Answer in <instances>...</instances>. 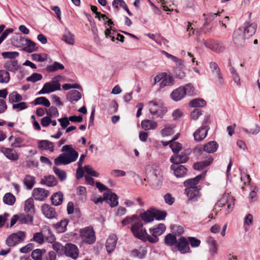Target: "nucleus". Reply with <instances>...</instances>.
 I'll use <instances>...</instances> for the list:
<instances>
[{
    "mask_svg": "<svg viewBox=\"0 0 260 260\" xmlns=\"http://www.w3.org/2000/svg\"><path fill=\"white\" fill-rule=\"evenodd\" d=\"M149 111L153 116L161 118L167 110L163 103L159 100L155 99L148 103Z\"/></svg>",
    "mask_w": 260,
    "mask_h": 260,
    "instance_id": "nucleus-1",
    "label": "nucleus"
},
{
    "mask_svg": "<svg viewBox=\"0 0 260 260\" xmlns=\"http://www.w3.org/2000/svg\"><path fill=\"white\" fill-rule=\"evenodd\" d=\"M131 231L134 236L143 242L147 241L148 234L146 229L143 227V224L139 217L131 226Z\"/></svg>",
    "mask_w": 260,
    "mask_h": 260,
    "instance_id": "nucleus-2",
    "label": "nucleus"
},
{
    "mask_svg": "<svg viewBox=\"0 0 260 260\" xmlns=\"http://www.w3.org/2000/svg\"><path fill=\"white\" fill-rule=\"evenodd\" d=\"M62 78L60 75L55 77L51 82L46 83L42 89L39 92V94H45L60 89L59 81Z\"/></svg>",
    "mask_w": 260,
    "mask_h": 260,
    "instance_id": "nucleus-3",
    "label": "nucleus"
},
{
    "mask_svg": "<svg viewBox=\"0 0 260 260\" xmlns=\"http://www.w3.org/2000/svg\"><path fill=\"white\" fill-rule=\"evenodd\" d=\"M166 228L164 224L159 223L154 228L149 229V232L152 237L148 234L147 241L151 243H156L159 241L158 236L161 235L166 231Z\"/></svg>",
    "mask_w": 260,
    "mask_h": 260,
    "instance_id": "nucleus-4",
    "label": "nucleus"
},
{
    "mask_svg": "<svg viewBox=\"0 0 260 260\" xmlns=\"http://www.w3.org/2000/svg\"><path fill=\"white\" fill-rule=\"evenodd\" d=\"M79 233L84 242L91 244L95 241V233L92 227L88 226L81 229L79 231Z\"/></svg>",
    "mask_w": 260,
    "mask_h": 260,
    "instance_id": "nucleus-5",
    "label": "nucleus"
},
{
    "mask_svg": "<svg viewBox=\"0 0 260 260\" xmlns=\"http://www.w3.org/2000/svg\"><path fill=\"white\" fill-rule=\"evenodd\" d=\"M25 237V233L23 231H19L10 235L6 239V243L8 247L15 246L19 243L23 241Z\"/></svg>",
    "mask_w": 260,
    "mask_h": 260,
    "instance_id": "nucleus-6",
    "label": "nucleus"
},
{
    "mask_svg": "<svg viewBox=\"0 0 260 260\" xmlns=\"http://www.w3.org/2000/svg\"><path fill=\"white\" fill-rule=\"evenodd\" d=\"M160 82L159 86L160 88H164L166 86H171L174 84V80L173 78L166 73H162L158 75L154 78V83Z\"/></svg>",
    "mask_w": 260,
    "mask_h": 260,
    "instance_id": "nucleus-7",
    "label": "nucleus"
},
{
    "mask_svg": "<svg viewBox=\"0 0 260 260\" xmlns=\"http://www.w3.org/2000/svg\"><path fill=\"white\" fill-rule=\"evenodd\" d=\"M61 151L67 152L64 153L63 154L66 158L67 159V161L69 164L75 161L78 157V153L73 149L71 145H66L63 146L62 148Z\"/></svg>",
    "mask_w": 260,
    "mask_h": 260,
    "instance_id": "nucleus-8",
    "label": "nucleus"
},
{
    "mask_svg": "<svg viewBox=\"0 0 260 260\" xmlns=\"http://www.w3.org/2000/svg\"><path fill=\"white\" fill-rule=\"evenodd\" d=\"M62 253L73 259H76L78 257L79 250L76 245L67 243L64 246Z\"/></svg>",
    "mask_w": 260,
    "mask_h": 260,
    "instance_id": "nucleus-9",
    "label": "nucleus"
},
{
    "mask_svg": "<svg viewBox=\"0 0 260 260\" xmlns=\"http://www.w3.org/2000/svg\"><path fill=\"white\" fill-rule=\"evenodd\" d=\"M203 42L206 47L210 49L214 52L219 53L222 52L224 49V47L222 44L217 41L213 40L206 41L203 40Z\"/></svg>",
    "mask_w": 260,
    "mask_h": 260,
    "instance_id": "nucleus-10",
    "label": "nucleus"
},
{
    "mask_svg": "<svg viewBox=\"0 0 260 260\" xmlns=\"http://www.w3.org/2000/svg\"><path fill=\"white\" fill-rule=\"evenodd\" d=\"M201 187H187L185 193L188 198V201H197L200 197V190Z\"/></svg>",
    "mask_w": 260,
    "mask_h": 260,
    "instance_id": "nucleus-11",
    "label": "nucleus"
},
{
    "mask_svg": "<svg viewBox=\"0 0 260 260\" xmlns=\"http://www.w3.org/2000/svg\"><path fill=\"white\" fill-rule=\"evenodd\" d=\"M175 248H176L181 253H186L189 252L190 248L188 242L184 237H181L177 242Z\"/></svg>",
    "mask_w": 260,
    "mask_h": 260,
    "instance_id": "nucleus-12",
    "label": "nucleus"
},
{
    "mask_svg": "<svg viewBox=\"0 0 260 260\" xmlns=\"http://www.w3.org/2000/svg\"><path fill=\"white\" fill-rule=\"evenodd\" d=\"M206 172H203L201 174L198 175L195 178L186 180L184 182V185L187 187H200V186H197L199 181L204 178L206 175Z\"/></svg>",
    "mask_w": 260,
    "mask_h": 260,
    "instance_id": "nucleus-13",
    "label": "nucleus"
},
{
    "mask_svg": "<svg viewBox=\"0 0 260 260\" xmlns=\"http://www.w3.org/2000/svg\"><path fill=\"white\" fill-rule=\"evenodd\" d=\"M0 150L10 160L15 161L17 160L19 158L17 152L13 148L2 147Z\"/></svg>",
    "mask_w": 260,
    "mask_h": 260,
    "instance_id": "nucleus-14",
    "label": "nucleus"
},
{
    "mask_svg": "<svg viewBox=\"0 0 260 260\" xmlns=\"http://www.w3.org/2000/svg\"><path fill=\"white\" fill-rule=\"evenodd\" d=\"M104 197L105 201L110 204L111 207H114L118 205V197L115 193L108 191L104 193Z\"/></svg>",
    "mask_w": 260,
    "mask_h": 260,
    "instance_id": "nucleus-15",
    "label": "nucleus"
},
{
    "mask_svg": "<svg viewBox=\"0 0 260 260\" xmlns=\"http://www.w3.org/2000/svg\"><path fill=\"white\" fill-rule=\"evenodd\" d=\"M209 129V126L206 125L198 128L193 134L194 140L200 141L204 139L207 135Z\"/></svg>",
    "mask_w": 260,
    "mask_h": 260,
    "instance_id": "nucleus-16",
    "label": "nucleus"
},
{
    "mask_svg": "<svg viewBox=\"0 0 260 260\" xmlns=\"http://www.w3.org/2000/svg\"><path fill=\"white\" fill-rule=\"evenodd\" d=\"M49 193L44 188H36L33 190L32 196L36 200L43 201L48 196Z\"/></svg>",
    "mask_w": 260,
    "mask_h": 260,
    "instance_id": "nucleus-17",
    "label": "nucleus"
},
{
    "mask_svg": "<svg viewBox=\"0 0 260 260\" xmlns=\"http://www.w3.org/2000/svg\"><path fill=\"white\" fill-rule=\"evenodd\" d=\"M5 70L15 73L19 68V64L17 60H9L6 61L4 64Z\"/></svg>",
    "mask_w": 260,
    "mask_h": 260,
    "instance_id": "nucleus-18",
    "label": "nucleus"
},
{
    "mask_svg": "<svg viewBox=\"0 0 260 260\" xmlns=\"http://www.w3.org/2000/svg\"><path fill=\"white\" fill-rule=\"evenodd\" d=\"M117 241V237L115 234H111L107 240L106 247L107 252L111 253L115 249Z\"/></svg>",
    "mask_w": 260,
    "mask_h": 260,
    "instance_id": "nucleus-19",
    "label": "nucleus"
},
{
    "mask_svg": "<svg viewBox=\"0 0 260 260\" xmlns=\"http://www.w3.org/2000/svg\"><path fill=\"white\" fill-rule=\"evenodd\" d=\"M210 68L212 74L217 78V83L218 85H221L223 83V79L221 76L218 64L215 62H211L210 63Z\"/></svg>",
    "mask_w": 260,
    "mask_h": 260,
    "instance_id": "nucleus-20",
    "label": "nucleus"
},
{
    "mask_svg": "<svg viewBox=\"0 0 260 260\" xmlns=\"http://www.w3.org/2000/svg\"><path fill=\"white\" fill-rule=\"evenodd\" d=\"M171 169L173 171L175 175L177 177H184L187 173L186 168L181 165L173 164L171 166Z\"/></svg>",
    "mask_w": 260,
    "mask_h": 260,
    "instance_id": "nucleus-21",
    "label": "nucleus"
},
{
    "mask_svg": "<svg viewBox=\"0 0 260 260\" xmlns=\"http://www.w3.org/2000/svg\"><path fill=\"white\" fill-rule=\"evenodd\" d=\"M42 211L46 218L52 219L55 217L56 213L55 209L48 204L42 205Z\"/></svg>",
    "mask_w": 260,
    "mask_h": 260,
    "instance_id": "nucleus-22",
    "label": "nucleus"
},
{
    "mask_svg": "<svg viewBox=\"0 0 260 260\" xmlns=\"http://www.w3.org/2000/svg\"><path fill=\"white\" fill-rule=\"evenodd\" d=\"M246 36L242 30L241 28H239L238 30H236L234 31L233 34V40L235 44L238 45H242L244 42V40L247 39Z\"/></svg>",
    "mask_w": 260,
    "mask_h": 260,
    "instance_id": "nucleus-23",
    "label": "nucleus"
},
{
    "mask_svg": "<svg viewBox=\"0 0 260 260\" xmlns=\"http://www.w3.org/2000/svg\"><path fill=\"white\" fill-rule=\"evenodd\" d=\"M185 95V91L182 86H180L174 90L171 93L170 96L174 101H178L182 99Z\"/></svg>",
    "mask_w": 260,
    "mask_h": 260,
    "instance_id": "nucleus-24",
    "label": "nucleus"
},
{
    "mask_svg": "<svg viewBox=\"0 0 260 260\" xmlns=\"http://www.w3.org/2000/svg\"><path fill=\"white\" fill-rule=\"evenodd\" d=\"M188 159V157L187 155L181 153L180 154H177L172 156L171 157V161L174 164H178L186 162Z\"/></svg>",
    "mask_w": 260,
    "mask_h": 260,
    "instance_id": "nucleus-25",
    "label": "nucleus"
},
{
    "mask_svg": "<svg viewBox=\"0 0 260 260\" xmlns=\"http://www.w3.org/2000/svg\"><path fill=\"white\" fill-rule=\"evenodd\" d=\"M207 159L206 160L194 163L193 165L194 169L195 170H199L210 165L213 162V159L209 155L207 156Z\"/></svg>",
    "mask_w": 260,
    "mask_h": 260,
    "instance_id": "nucleus-26",
    "label": "nucleus"
},
{
    "mask_svg": "<svg viewBox=\"0 0 260 260\" xmlns=\"http://www.w3.org/2000/svg\"><path fill=\"white\" fill-rule=\"evenodd\" d=\"M43 230L44 241L46 240L49 243L54 242L56 240V238L54 235L52 233L50 229L47 226H45Z\"/></svg>",
    "mask_w": 260,
    "mask_h": 260,
    "instance_id": "nucleus-27",
    "label": "nucleus"
},
{
    "mask_svg": "<svg viewBox=\"0 0 260 260\" xmlns=\"http://www.w3.org/2000/svg\"><path fill=\"white\" fill-rule=\"evenodd\" d=\"M38 148L42 150H50L51 152L54 151L53 143L48 140H41L38 142Z\"/></svg>",
    "mask_w": 260,
    "mask_h": 260,
    "instance_id": "nucleus-28",
    "label": "nucleus"
},
{
    "mask_svg": "<svg viewBox=\"0 0 260 260\" xmlns=\"http://www.w3.org/2000/svg\"><path fill=\"white\" fill-rule=\"evenodd\" d=\"M141 126L145 131H148L155 129L158 126V123L155 121L146 119L142 120Z\"/></svg>",
    "mask_w": 260,
    "mask_h": 260,
    "instance_id": "nucleus-29",
    "label": "nucleus"
},
{
    "mask_svg": "<svg viewBox=\"0 0 260 260\" xmlns=\"http://www.w3.org/2000/svg\"><path fill=\"white\" fill-rule=\"evenodd\" d=\"M57 180L56 178L52 175L48 176H45L41 181V183L45 184L48 186L52 187L54 186L57 184Z\"/></svg>",
    "mask_w": 260,
    "mask_h": 260,
    "instance_id": "nucleus-30",
    "label": "nucleus"
},
{
    "mask_svg": "<svg viewBox=\"0 0 260 260\" xmlns=\"http://www.w3.org/2000/svg\"><path fill=\"white\" fill-rule=\"evenodd\" d=\"M67 98L69 101L73 103L74 102H77L81 99V94L76 90H73L68 93Z\"/></svg>",
    "mask_w": 260,
    "mask_h": 260,
    "instance_id": "nucleus-31",
    "label": "nucleus"
},
{
    "mask_svg": "<svg viewBox=\"0 0 260 260\" xmlns=\"http://www.w3.org/2000/svg\"><path fill=\"white\" fill-rule=\"evenodd\" d=\"M218 147V143L213 141L206 143L203 147V150L204 151L209 153H214L217 150Z\"/></svg>",
    "mask_w": 260,
    "mask_h": 260,
    "instance_id": "nucleus-32",
    "label": "nucleus"
},
{
    "mask_svg": "<svg viewBox=\"0 0 260 260\" xmlns=\"http://www.w3.org/2000/svg\"><path fill=\"white\" fill-rule=\"evenodd\" d=\"M33 216L30 214L25 215L21 214L18 215V221L21 224H33Z\"/></svg>",
    "mask_w": 260,
    "mask_h": 260,
    "instance_id": "nucleus-33",
    "label": "nucleus"
},
{
    "mask_svg": "<svg viewBox=\"0 0 260 260\" xmlns=\"http://www.w3.org/2000/svg\"><path fill=\"white\" fill-rule=\"evenodd\" d=\"M177 241L176 236L175 235L168 234L165 236L164 243L167 246L175 247Z\"/></svg>",
    "mask_w": 260,
    "mask_h": 260,
    "instance_id": "nucleus-34",
    "label": "nucleus"
},
{
    "mask_svg": "<svg viewBox=\"0 0 260 260\" xmlns=\"http://www.w3.org/2000/svg\"><path fill=\"white\" fill-rule=\"evenodd\" d=\"M140 216L146 223H149L152 221L154 220L153 209L148 210L146 211L141 213Z\"/></svg>",
    "mask_w": 260,
    "mask_h": 260,
    "instance_id": "nucleus-35",
    "label": "nucleus"
},
{
    "mask_svg": "<svg viewBox=\"0 0 260 260\" xmlns=\"http://www.w3.org/2000/svg\"><path fill=\"white\" fill-rule=\"evenodd\" d=\"M63 194L59 191L54 193L51 197L52 204L54 206H58L62 202Z\"/></svg>",
    "mask_w": 260,
    "mask_h": 260,
    "instance_id": "nucleus-36",
    "label": "nucleus"
},
{
    "mask_svg": "<svg viewBox=\"0 0 260 260\" xmlns=\"http://www.w3.org/2000/svg\"><path fill=\"white\" fill-rule=\"evenodd\" d=\"M69 223V220L64 219L55 224V229L58 233H64L67 230V226Z\"/></svg>",
    "mask_w": 260,
    "mask_h": 260,
    "instance_id": "nucleus-37",
    "label": "nucleus"
},
{
    "mask_svg": "<svg viewBox=\"0 0 260 260\" xmlns=\"http://www.w3.org/2000/svg\"><path fill=\"white\" fill-rule=\"evenodd\" d=\"M256 24L255 23H252L248 25L244 29L243 34H245L246 38H249L253 36L256 29Z\"/></svg>",
    "mask_w": 260,
    "mask_h": 260,
    "instance_id": "nucleus-38",
    "label": "nucleus"
},
{
    "mask_svg": "<svg viewBox=\"0 0 260 260\" xmlns=\"http://www.w3.org/2000/svg\"><path fill=\"white\" fill-rule=\"evenodd\" d=\"M24 211L30 214L35 213L34 200L32 198H29L25 201Z\"/></svg>",
    "mask_w": 260,
    "mask_h": 260,
    "instance_id": "nucleus-39",
    "label": "nucleus"
},
{
    "mask_svg": "<svg viewBox=\"0 0 260 260\" xmlns=\"http://www.w3.org/2000/svg\"><path fill=\"white\" fill-rule=\"evenodd\" d=\"M64 69V66L58 62L55 61L53 64L49 65L46 67V70L50 73L54 72L59 70H62Z\"/></svg>",
    "mask_w": 260,
    "mask_h": 260,
    "instance_id": "nucleus-40",
    "label": "nucleus"
},
{
    "mask_svg": "<svg viewBox=\"0 0 260 260\" xmlns=\"http://www.w3.org/2000/svg\"><path fill=\"white\" fill-rule=\"evenodd\" d=\"M36 178L35 177L30 175H26L23 179L24 184L28 189H31L34 186Z\"/></svg>",
    "mask_w": 260,
    "mask_h": 260,
    "instance_id": "nucleus-41",
    "label": "nucleus"
},
{
    "mask_svg": "<svg viewBox=\"0 0 260 260\" xmlns=\"http://www.w3.org/2000/svg\"><path fill=\"white\" fill-rule=\"evenodd\" d=\"M25 42L26 46L23 49L25 51L31 53L37 50L36 44L35 42L28 39H26Z\"/></svg>",
    "mask_w": 260,
    "mask_h": 260,
    "instance_id": "nucleus-42",
    "label": "nucleus"
},
{
    "mask_svg": "<svg viewBox=\"0 0 260 260\" xmlns=\"http://www.w3.org/2000/svg\"><path fill=\"white\" fill-rule=\"evenodd\" d=\"M175 126L173 124L166 125L164 128L161 130V134L162 137L170 136L174 133V128Z\"/></svg>",
    "mask_w": 260,
    "mask_h": 260,
    "instance_id": "nucleus-43",
    "label": "nucleus"
},
{
    "mask_svg": "<svg viewBox=\"0 0 260 260\" xmlns=\"http://www.w3.org/2000/svg\"><path fill=\"white\" fill-rule=\"evenodd\" d=\"M147 253V251L143 249H134L132 250V254L135 257L139 259L143 258Z\"/></svg>",
    "mask_w": 260,
    "mask_h": 260,
    "instance_id": "nucleus-44",
    "label": "nucleus"
},
{
    "mask_svg": "<svg viewBox=\"0 0 260 260\" xmlns=\"http://www.w3.org/2000/svg\"><path fill=\"white\" fill-rule=\"evenodd\" d=\"M35 105H42L46 107L50 106L49 101L45 97L41 96L36 98L34 102Z\"/></svg>",
    "mask_w": 260,
    "mask_h": 260,
    "instance_id": "nucleus-45",
    "label": "nucleus"
},
{
    "mask_svg": "<svg viewBox=\"0 0 260 260\" xmlns=\"http://www.w3.org/2000/svg\"><path fill=\"white\" fill-rule=\"evenodd\" d=\"M206 104V101L202 99H195L191 100L189 105L193 107H203Z\"/></svg>",
    "mask_w": 260,
    "mask_h": 260,
    "instance_id": "nucleus-46",
    "label": "nucleus"
},
{
    "mask_svg": "<svg viewBox=\"0 0 260 260\" xmlns=\"http://www.w3.org/2000/svg\"><path fill=\"white\" fill-rule=\"evenodd\" d=\"M22 98L17 91H13L9 95V101L11 103H17L21 101Z\"/></svg>",
    "mask_w": 260,
    "mask_h": 260,
    "instance_id": "nucleus-47",
    "label": "nucleus"
},
{
    "mask_svg": "<svg viewBox=\"0 0 260 260\" xmlns=\"http://www.w3.org/2000/svg\"><path fill=\"white\" fill-rule=\"evenodd\" d=\"M3 202L9 205H13L15 202V197L11 193H7L3 198Z\"/></svg>",
    "mask_w": 260,
    "mask_h": 260,
    "instance_id": "nucleus-48",
    "label": "nucleus"
},
{
    "mask_svg": "<svg viewBox=\"0 0 260 260\" xmlns=\"http://www.w3.org/2000/svg\"><path fill=\"white\" fill-rule=\"evenodd\" d=\"M10 76L9 73L5 70H0V83H7L9 82Z\"/></svg>",
    "mask_w": 260,
    "mask_h": 260,
    "instance_id": "nucleus-49",
    "label": "nucleus"
},
{
    "mask_svg": "<svg viewBox=\"0 0 260 260\" xmlns=\"http://www.w3.org/2000/svg\"><path fill=\"white\" fill-rule=\"evenodd\" d=\"M62 40L70 45L74 44V36L69 31H67L63 35Z\"/></svg>",
    "mask_w": 260,
    "mask_h": 260,
    "instance_id": "nucleus-50",
    "label": "nucleus"
},
{
    "mask_svg": "<svg viewBox=\"0 0 260 260\" xmlns=\"http://www.w3.org/2000/svg\"><path fill=\"white\" fill-rule=\"evenodd\" d=\"M31 241H35L40 244L44 243L45 241L44 239L43 230L42 229L41 232L35 233Z\"/></svg>",
    "mask_w": 260,
    "mask_h": 260,
    "instance_id": "nucleus-51",
    "label": "nucleus"
},
{
    "mask_svg": "<svg viewBox=\"0 0 260 260\" xmlns=\"http://www.w3.org/2000/svg\"><path fill=\"white\" fill-rule=\"evenodd\" d=\"M19 53L17 51L3 52L2 53V56L4 58H8L10 60H16L15 58L19 56Z\"/></svg>",
    "mask_w": 260,
    "mask_h": 260,
    "instance_id": "nucleus-52",
    "label": "nucleus"
},
{
    "mask_svg": "<svg viewBox=\"0 0 260 260\" xmlns=\"http://www.w3.org/2000/svg\"><path fill=\"white\" fill-rule=\"evenodd\" d=\"M153 218L157 220H164L167 216V212L164 211L153 210Z\"/></svg>",
    "mask_w": 260,
    "mask_h": 260,
    "instance_id": "nucleus-53",
    "label": "nucleus"
},
{
    "mask_svg": "<svg viewBox=\"0 0 260 260\" xmlns=\"http://www.w3.org/2000/svg\"><path fill=\"white\" fill-rule=\"evenodd\" d=\"M45 249H37L32 251L31 252V257L34 260H41V258L42 256V254L43 253L45 252Z\"/></svg>",
    "mask_w": 260,
    "mask_h": 260,
    "instance_id": "nucleus-54",
    "label": "nucleus"
},
{
    "mask_svg": "<svg viewBox=\"0 0 260 260\" xmlns=\"http://www.w3.org/2000/svg\"><path fill=\"white\" fill-rule=\"evenodd\" d=\"M53 170L54 173L58 176L60 181H62L66 179L67 174L64 171L56 167H54Z\"/></svg>",
    "mask_w": 260,
    "mask_h": 260,
    "instance_id": "nucleus-55",
    "label": "nucleus"
},
{
    "mask_svg": "<svg viewBox=\"0 0 260 260\" xmlns=\"http://www.w3.org/2000/svg\"><path fill=\"white\" fill-rule=\"evenodd\" d=\"M220 13V12H218L216 13H210L208 14H204L203 16L206 19L205 24L208 25L211 21L214 20L216 17H217L218 15H219Z\"/></svg>",
    "mask_w": 260,
    "mask_h": 260,
    "instance_id": "nucleus-56",
    "label": "nucleus"
},
{
    "mask_svg": "<svg viewBox=\"0 0 260 260\" xmlns=\"http://www.w3.org/2000/svg\"><path fill=\"white\" fill-rule=\"evenodd\" d=\"M54 163L57 166L69 164L67 161V159L66 158L63 153L60 154L54 159Z\"/></svg>",
    "mask_w": 260,
    "mask_h": 260,
    "instance_id": "nucleus-57",
    "label": "nucleus"
},
{
    "mask_svg": "<svg viewBox=\"0 0 260 260\" xmlns=\"http://www.w3.org/2000/svg\"><path fill=\"white\" fill-rule=\"evenodd\" d=\"M139 217L136 215H133L131 217L127 216L125 218H124L121 221V223L123 226H125L128 224L134 223L137 219H138Z\"/></svg>",
    "mask_w": 260,
    "mask_h": 260,
    "instance_id": "nucleus-58",
    "label": "nucleus"
},
{
    "mask_svg": "<svg viewBox=\"0 0 260 260\" xmlns=\"http://www.w3.org/2000/svg\"><path fill=\"white\" fill-rule=\"evenodd\" d=\"M210 246V251L212 253H215L217 249V244L216 241L212 237H209L207 240Z\"/></svg>",
    "mask_w": 260,
    "mask_h": 260,
    "instance_id": "nucleus-59",
    "label": "nucleus"
},
{
    "mask_svg": "<svg viewBox=\"0 0 260 260\" xmlns=\"http://www.w3.org/2000/svg\"><path fill=\"white\" fill-rule=\"evenodd\" d=\"M185 91V94L192 96L195 94L194 88L190 83L187 84L185 86L182 87Z\"/></svg>",
    "mask_w": 260,
    "mask_h": 260,
    "instance_id": "nucleus-60",
    "label": "nucleus"
},
{
    "mask_svg": "<svg viewBox=\"0 0 260 260\" xmlns=\"http://www.w3.org/2000/svg\"><path fill=\"white\" fill-rule=\"evenodd\" d=\"M42 75L39 73H33L30 76L27 77L26 78V80L27 81H30L32 82H36L37 81H40L42 79Z\"/></svg>",
    "mask_w": 260,
    "mask_h": 260,
    "instance_id": "nucleus-61",
    "label": "nucleus"
},
{
    "mask_svg": "<svg viewBox=\"0 0 260 260\" xmlns=\"http://www.w3.org/2000/svg\"><path fill=\"white\" fill-rule=\"evenodd\" d=\"M116 32L113 28H107L105 31V35L107 38H110L112 42L115 41Z\"/></svg>",
    "mask_w": 260,
    "mask_h": 260,
    "instance_id": "nucleus-62",
    "label": "nucleus"
},
{
    "mask_svg": "<svg viewBox=\"0 0 260 260\" xmlns=\"http://www.w3.org/2000/svg\"><path fill=\"white\" fill-rule=\"evenodd\" d=\"M84 171L89 175L93 177H98L99 174L98 173L94 171L92 168L89 165H86L84 167Z\"/></svg>",
    "mask_w": 260,
    "mask_h": 260,
    "instance_id": "nucleus-63",
    "label": "nucleus"
},
{
    "mask_svg": "<svg viewBox=\"0 0 260 260\" xmlns=\"http://www.w3.org/2000/svg\"><path fill=\"white\" fill-rule=\"evenodd\" d=\"M118 107V105L117 102L114 100L112 101L109 105V107L108 109L109 113L110 114L114 113L117 110Z\"/></svg>",
    "mask_w": 260,
    "mask_h": 260,
    "instance_id": "nucleus-64",
    "label": "nucleus"
}]
</instances>
